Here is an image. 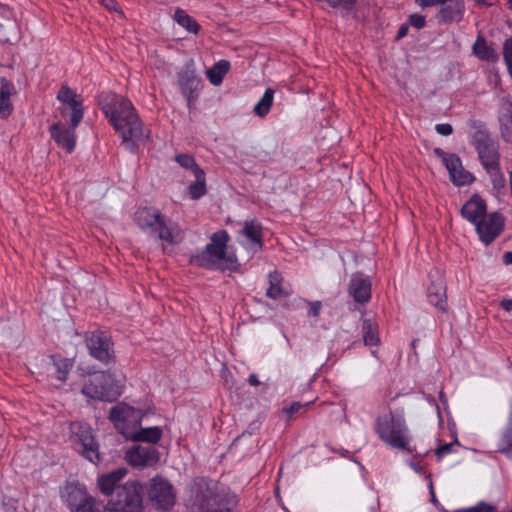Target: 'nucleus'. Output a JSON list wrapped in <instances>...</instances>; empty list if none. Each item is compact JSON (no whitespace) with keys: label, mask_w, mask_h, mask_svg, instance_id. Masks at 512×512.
Masks as SVG:
<instances>
[{"label":"nucleus","mask_w":512,"mask_h":512,"mask_svg":"<svg viewBox=\"0 0 512 512\" xmlns=\"http://www.w3.org/2000/svg\"><path fill=\"white\" fill-rule=\"evenodd\" d=\"M102 110L114 129L121 135L123 143L133 151L137 144L148 138L149 134L133 104L124 97L116 94L106 95L101 100Z\"/></svg>","instance_id":"obj_1"},{"label":"nucleus","mask_w":512,"mask_h":512,"mask_svg":"<svg viewBox=\"0 0 512 512\" xmlns=\"http://www.w3.org/2000/svg\"><path fill=\"white\" fill-rule=\"evenodd\" d=\"M476 148L481 164L486 172L499 168L498 145L492 139L482 136L477 140Z\"/></svg>","instance_id":"obj_15"},{"label":"nucleus","mask_w":512,"mask_h":512,"mask_svg":"<svg viewBox=\"0 0 512 512\" xmlns=\"http://www.w3.org/2000/svg\"><path fill=\"white\" fill-rule=\"evenodd\" d=\"M363 340L367 346H376L380 342L378 327L371 320L365 319L362 325Z\"/></svg>","instance_id":"obj_32"},{"label":"nucleus","mask_w":512,"mask_h":512,"mask_svg":"<svg viewBox=\"0 0 512 512\" xmlns=\"http://www.w3.org/2000/svg\"><path fill=\"white\" fill-rule=\"evenodd\" d=\"M86 344L92 357L109 364L114 359V351L110 338L101 331L91 332L86 337Z\"/></svg>","instance_id":"obj_11"},{"label":"nucleus","mask_w":512,"mask_h":512,"mask_svg":"<svg viewBox=\"0 0 512 512\" xmlns=\"http://www.w3.org/2000/svg\"><path fill=\"white\" fill-rule=\"evenodd\" d=\"M410 23L416 28H422L425 25V18L422 15L414 14L410 17Z\"/></svg>","instance_id":"obj_49"},{"label":"nucleus","mask_w":512,"mask_h":512,"mask_svg":"<svg viewBox=\"0 0 512 512\" xmlns=\"http://www.w3.org/2000/svg\"><path fill=\"white\" fill-rule=\"evenodd\" d=\"M248 380L252 386H257L260 384V381L258 380V377L255 374H251Z\"/></svg>","instance_id":"obj_55"},{"label":"nucleus","mask_w":512,"mask_h":512,"mask_svg":"<svg viewBox=\"0 0 512 512\" xmlns=\"http://www.w3.org/2000/svg\"><path fill=\"white\" fill-rule=\"evenodd\" d=\"M162 429L158 426L134 430L129 439L134 441L157 443L162 437Z\"/></svg>","instance_id":"obj_29"},{"label":"nucleus","mask_w":512,"mask_h":512,"mask_svg":"<svg viewBox=\"0 0 512 512\" xmlns=\"http://www.w3.org/2000/svg\"><path fill=\"white\" fill-rule=\"evenodd\" d=\"M195 181L189 186V194L192 199H199L206 193V179L203 170H197Z\"/></svg>","instance_id":"obj_35"},{"label":"nucleus","mask_w":512,"mask_h":512,"mask_svg":"<svg viewBox=\"0 0 512 512\" xmlns=\"http://www.w3.org/2000/svg\"><path fill=\"white\" fill-rule=\"evenodd\" d=\"M174 20L190 33H197L199 30L198 23L181 9L175 11Z\"/></svg>","instance_id":"obj_38"},{"label":"nucleus","mask_w":512,"mask_h":512,"mask_svg":"<svg viewBox=\"0 0 512 512\" xmlns=\"http://www.w3.org/2000/svg\"><path fill=\"white\" fill-rule=\"evenodd\" d=\"M428 302L440 312H446L448 308L446 284L441 275L435 280H431L427 289Z\"/></svg>","instance_id":"obj_19"},{"label":"nucleus","mask_w":512,"mask_h":512,"mask_svg":"<svg viewBox=\"0 0 512 512\" xmlns=\"http://www.w3.org/2000/svg\"><path fill=\"white\" fill-rule=\"evenodd\" d=\"M125 458L133 467H149L159 461V452L154 447L137 445L126 452Z\"/></svg>","instance_id":"obj_16"},{"label":"nucleus","mask_w":512,"mask_h":512,"mask_svg":"<svg viewBox=\"0 0 512 512\" xmlns=\"http://www.w3.org/2000/svg\"><path fill=\"white\" fill-rule=\"evenodd\" d=\"M154 232L158 234L162 241L172 245L180 243L184 238V232L181 227L175 222L166 221L164 217Z\"/></svg>","instance_id":"obj_23"},{"label":"nucleus","mask_w":512,"mask_h":512,"mask_svg":"<svg viewBox=\"0 0 512 512\" xmlns=\"http://www.w3.org/2000/svg\"><path fill=\"white\" fill-rule=\"evenodd\" d=\"M448 0H416V4L420 6L421 8H426L429 6H434L438 4H444Z\"/></svg>","instance_id":"obj_47"},{"label":"nucleus","mask_w":512,"mask_h":512,"mask_svg":"<svg viewBox=\"0 0 512 512\" xmlns=\"http://www.w3.org/2000/svg\"><path fill=\"white\" fill-rule=\"evenodd\" d=\"M163 215L158 209L151 207L139 208L135 213V221L142 229H147L152 232L155 231Z\"/></svg>","instance_id":"obj_24"},{"label":"nucleus","mask_w":512,"mask_h":512,"mask_svg":"<svg viewBox=\"0 0 512 512\" xmlns=\"http://www.w3.org/2000/svg\"><path fill=\"white\" fill-rule=\"evenodd\" d=\"M99 2L108 10H117V3L115 0H99Z\"/></svg>","instance_id":"obj_52"},{"label":"nucleus","mask_w":512,"mask_h":512,"mask_svg":"<svg viewBox=\"0 0 512 512\" xmlns=\"http://www.w3.org/2000/svg\"><path fill=\"white\" fill-rule=\"evenodd\" d=\"M142 486L138 481L126 482L118 491L116 499H111L106 505L108 512H141Z\"/></svg>","instance_id":"obj_6"},{"label":"nucleus","mask_w":512,"mask_h":512,"mask_svg":"<svg viewBox=\"0 0 512 512\" xmlns=\"http://www.w3.org/2000/svg\"><path fill=\"white\" fill-rule=\"evenodd\" d=\"M498 450L506 455H510L512 453V432H508L503 436Z\"/></svg>","instance_id":"obj_42"},{"label":"nucleus","mask_w":512,"mask_h":512,"mask_svg":"<svg viewBox=\"0 0 512 512\" xmlns=\"http://www.w3.org/2000/svg\"><path fill=\"white\" fill-rule=\"evenodd\" d=\"M302 408V404L300 402H294L290 406L286 407L284 411L292 416L294 413L298 412Z\"/></svg>","instance_id":"obj_50"},{"label":"nucleus","mask_w":512,"mask_h":512,"mask_svg":"<svg viewBox=\"0 0 512 512\" xmlns=\"http://www.w3.org/2000/svg\"><path fill=\"white\" fill-rule=\"evenodd\" d=\"M479 5L491 6L495 3V0H475Z\"/></svg>","instance_id":"obj_58"},{"label":"nucleus","mask_w":512,"mask_h":512,"mask_svg":"<svg viewBox=\"0 0 512 512\" xmlns=\"http://www.w3.org/2000/svg\"><path fill=\"white\" fill-rule=\"evenodd\" d=\"M75 128L73 124L66 127L62 122L55 123L50 127L51 137L59 147L65 149L68 153H71L75 147Z\"/></svg>","instance_id":"obj_21"},{"label":"nucleus","mask_w":512,"mask_h":512,"mask_svg":"<svg viewBox=\"0 0 512 512\" xmlns=\"http://www.w3.org/2000/svg\"><path fill=\"white\" fill-rule=\"evenodd\" d=\"M266 294L272 299H279L289 294V290L283 285L281 274L277 271L269 273V287Z\"/></svg>","instance_id":"obj_28"},{"label":"nucleus","mask_w":512,"mask_h":512,"mask_svg":"<svg viewBox=\"0 0 512 512\" xmlns=\"http://www.w3.org/2000/svg\"><path fill=\"white\" fill-rule=\"evenodd\" d=\"M229 69V62L226 60H220L212 68L207 70V78L211 84L218 86L222 83L223 78L228 73Z\"/></svg>","instance_id":"obj_30"},{"label":"nucleus","mask_w":512,"mask_h":512,"mask_svg":"<svg viewBox=\"0 0 512 512\" xmlns=\"http://www.w3.org/2000/svg\"><path fill=\"white\" fill-rule=\"evenodd\" d=\"M407 30H408V26H405V25L401 26L398 31V38L404 37L407 34Z\"/></svg>","instance_id":"obj_57"},{"label":"nucleus","mask_w":512,"mask_h":512,"mask_svg":"<svg viewBox=\"0 0 512 512\" xmlns=\"http://www.w3.org/2000/svg\"><path fill=\"white\" fill-rule=\"evenodd\" d=\"M475 512H496V507L490 503L480 501L474 505Z\"/></svg>","instance_id":"obj_45"},{"label":"nucleus","mask_w":512,"mask_h":512,"mask_svg":"<svg viewBox=\"0 0 512 512\" xmlns=\"http://www.w3.org/2000/svg\"><path fill=\"white\" fill-rule=\"evenodd\" d=\"M239 243L250 253H256L263 247L262 226L256 220H247L243 223Z\"/></svg>","instance_id":"obj_13"},{"label":"nucleus","mask_w":512,"mask_h":512,"mask_svg":"<svg viewBox=\"0 0 512 512\" xmlns=\"http://www.w3.org/2000/svg\"><path fill=\"white\" fill-rule=\"evenodd\" d=\"M321 307H322V305H321V302H319V301L310 302L308 314L310 316L317 317L320 313Z\"/></svg>","instance_id":"obj_48"},{"label":"nucleus","mask_w":512,"mask_h":512,"mask_svg":"<svg viewBox=\"0 0 512 512\" xmlns=\"http://www.w3.org/2000/svg\"><path fill=\"white\" fill-rule=\"evenodd\" d=\"M409 465H410L411 469H413V471H415L416 473L425 474L423 467L419 463L411 462Z\"/></svg>","instance_id":"obj_54"},{"label":"nucleus","mask_w":512,"mask_h":512,"mask_svg":"<svg viewBox=\"0 0 512 512\" xmlns=\"http://www.w3.org/2000/svg\"><path fill=\"white\" fill-rule=\"evenodd\" d=\"M499 121L503 138L512 142V103L504 102L502 104Z\"/></svg>","instance_id":"obj_27"},{"label":"nucleus","mask_w":512,"mask_h":512,"mask_svg":"<svg viewBox=\"0 0 512 512\" xmlns=\"http://www.w3.org/2000/svg\"><path fill=\"white\" fill-rule=\"evenodd\" d=\"M70 430L76 449L90 462L98 463V444L94 440L90 426L82 422H73Z\"/></svg>","instance_id":"obj_8"},{"label":"nucleus","mask_w":512,"mask_h":512,"mask_svg":"<svg viewBox=\"0 0 512 512\" xmlns=\"http://www.w3.org/2000/svg\"><path fill=\"white\" fill-rule=\"evenodd\" d=\"M60 496L62 501L71 511L72 508H75L77 505H80V503L88 499L90 495L84 485L76 482H69L61 488Z\"/></svg>","instance_id":"obj_22"},{"label":"nucleus","mask_w":512,"mask_h":512,"mask_svg":"<svg viewBox=\"0 0 512 512\" xmlns=\"http://www.w3.org/2000/svg\"><path fill=\"white\" fill-rule=\"evenodd\" d=\"M230 236L226 230H218L210 237L205 248L191 257V263L208 269L236 271L239 268L237 256L228 248Z\"/></svg>","instance_id":"obj_3"},{"label":"nucleus","mask_w":512,"mask_h":512,"mask_svg":"<svg viewBox=\"0 0 512 512\" xmlns=\"http://www.w3.org/2000/svg\"><path fill=\"white\" fill-rule=\"evenodd\" d=\"M175 160L182 168L190 170L193 175L197 174V170H202L190 154H179Z\"/></svg>","instance_id":"obj_39"},{"label":"nucleus","mask_w":512,"mask_h":512,"mask_svg":"<svg viewBox=\"0 0 512 512\" xmlns=\"http://www.w3.org/2000/svg\"><path fill=\"white\" fill-rule=\"evenodd\" d=\"M503 261L506 265L512 264V252H506L503 255Z\"/></svg>","instance_id":"obj_56"},{"label":"nucleus","mask_w":512,"mask_h":512,"mask_svg":"<svg viewBox=\"0 0 512 512\" xmlns=\"http://www.w3.org/2000/svg\"><path fill=\"white\" fill-rule=\"evenodd\" d=\"M356 0H328V3L334 8H342L350 10L354 6Z\"/></svg>","instance_id":"obj_44"},{"label":"nucleus","mask_w":512,"mask_h":512,"mask_svg":"<svg viewBox=\"0 0 512 512\" xmlns=\"http://www.w3.org/2000/svg\"><path fill=\"white\" fill-rule=\"evenodd\" d=\"M126 468H117L109 473L102 474L97 479L100 491L104 495H111L118 483L126 476Z\"/></svg>","instance_id":"obj_25"},{"label":"nucleus","mask_w":512,"mask_h":512,"mask_svg":"<svg viewBox=\"0 0 512 512\" xmlns=\"http://www.w3.org/2000/svg\"><path fill=\"white\" fill-rule=\"evenodd\" d=\"M51 362L55 369L57 379L60 381L66 380L69 371L73 367L72 359L53 356L51 357Z\"/></svg>","instance_id":"obj_33"},{"label":"nucleus","mask_w":512,"mask_h":512,"mask_svg":"<svg viewBox=\"0 0 512 512\" xmlns=\"http://www.w3.org/2000/svg\"><path fill=\"white\" fill-rule=\"evenodd\" d=\"M453 512H475V509H474V506H471V507H467V508H464V509L456 510V511H453Z\"/></svg>","instance_id":"obj_59"},{"label":"nucleus","mask_w":512,"mask_h":512,"mask_svg":"<svg viewBox=\"0 0 512 512\" xmlns=\"http://www.w3.org/2000/svg\"><path fill=\"white\" fill-rule=\"evenodd\" d=\"M501 307L508 312L512 311V299L502 300Z\"/></svg>","instance_id":"obj_53"},{"label":"nucleus","mask_w":512,"mask_h":512,"mask_svg":"<svg viewBox=\"0 0 512 512\" xmlns=\"http://www.w3.org/2000/svg\"><path fill=\"white\" fill-rule=\"evenodd\" d=\"M460 212L464 219L475 225L487 215V203L479 194H473L464 203Z\"/></svg>","instance_id":"obj_18"},{"label":"nucleus","mask_w":512,"mask_h":512,"mask_svg":"<svg viewBox=\"0 0 512 512\" xmlns=\"http://www.w3.org/2000/svg\"><path fill=\"white\" fill-rule=\"evenodd\" d=\"M110 420L115 428L127 439L141 421V412L125 403H119L110 411Z\"/></svg>","instance_id":"obj_9"},{"label":"nucleus","mask_w":512,"mask_h":512,"mask_svg":"<svg viewBox=\"0 0 512 512\" xmlns=\"http://www.w3.org/2000/svg\"><path fill=\"white\" fill-rule=\"evenodd\" d=\"M455 445H459V442L457 440V438L455 437L454 441L451 442V443H446V444H443L441 446H439L437 449H436V455L438 458H442L448 454H450L451 452H453V447Z\"/></svg>","instance_id":"obj_43"},{"label":"nucleus","mask_w":512,"mask_h":512,"mask_svg":"<svg viewBox=\"0 0 512 512\" xmlns=\"http://www.w3.org/2000/svg\"><path fill=\"white\" fill-rule=\"evenodd\" d=\"M493 186L494 194L499 197L506 193V180L500 168L487 171Z\"/></svg>","instance_id":"obj_36"},{"label":"nucleus","mask_w":512,"mask_h":512,"mask_svg":"<svg viewBox=\"0 0 512 512\" xmlns=\"http://www.w3.org/2000/svg\"><path fill=\"white\" fill-rule=\"evenodd\" d=\"M464 12L462 0H451L449 5L442 8L441 14L445 21H460Z\"/></svg>","instance_id":"obj_31"},{"label":"nucleus","mask_w":512,"mask_h":512,"mask_svg":"<svg viewBox=\"0 0 512 512\" xmlns=\"http://www.w3.org/2000/svg\"><path fill=\"white\" fill-rule=\"evenodd\" d=\"M473 53L482 61L494 63L499 59L497 51L481 36L477 37L473 45Z\"/></svg>","instance_id":"obj_26"},{"label":"nucleus","mask_w":512,"mask_h":512,"mask_svg":"<svg viewBox=\"0 0 512 512\" xmlns=\"http://www.w3.org/2000/svg\"><path fill=\"white\" fill-rule=\"evenodd\" d=\"M123 378L109 372H96L85 381L82 393L88 398L114 401L122 393Z\"/></svg>","instance_id":"obj_5"},{"label":"nucleus","mask_w":512,"mask_h":512,"mask_svg":"<svg viewBox=\"0 0 512 512\" xmlns=\"http://www.w3.org/2000/svg\"><path fill=\"white\" fill-rule=\"evenodd\" d=\"M375 431L388 447L403 450L409 448L411 437L402 412L390 411L378 416Z\"/></svg>","instance_id":"obj_4"},{"label":"nucleus","mask_w":512,"mask_h":512,"mask_svg":"<svg viewBox=\"0 0 512 512\" xmlns=\"http://www.w3.org/2000/svg\"><path fill=\"white\" fill-rule=\"evenodd\" d=\"M504 219L498 212L487 214L474 225L480 240L488 245L501 233Z\"/></svg>","instance_id":"obj_12"},{"label":"nucleus","mask_w":512,"mask_h":512,"mask_svg":"<svg viewBox=\"0 0 512 512\" xmlns=\"http://www.w3.org/2000/svg\"><path fill=\"white\" fill-rule=\"evenodd\" d=\"M507 4H508L509 8L512 10V0H507Z\"/></svg>","instance_id":"obj_60"},{"label":"nucleus","mask_w":512,"mask_h":512,"mask_svg":"<svg viewBox=\"0 0 512 512\" xmlns=\"http://www.w3.org/2000/svg\"><path fill=\"white\" fill-rule=\"evenodd\" d=\"M443 162L454 185L464 186L474 182L475 177L463 167L462 162L457 155L444 154Z\"/></svg>","instance_id":"obj_14"},{"label":"nucleus","mask_w":512,"mask_h":512,"mask_svg":"<svg viewBox=\"0 0 512 512\" xmlns=\"http://www.w3.org/2000/svg\"><path fill=\"white\" fill-rule=\"evenodd\" d=\"M435 130L442 136H449L453 132L452 126L448 123L437 124Z\"/></svg>","instance_id":"obj_46"},{"label":"nucleus","mask_w":512,"mask_h":512,"mask_svg":"<svg viewBox=\"0 0 512 512\" xmlns=\"http://www.w3.org/2000/svg\"><path fill=\"white\" fill-rule=\"evenodd\" d=\"M70 512H99V509L96 507L95 499L90 495L88 499L72 508Z\"/></svg>","instance_id":"obj_41"},{"label":"nucleus","mask_w":512,"mask_h":512,"mask_svg":"<svg viewBox=\"0 0 512 512\" xmlns=\"http://www.w3.org/2000/svg\"><path fill=\"white\" fill-rule=\"evenodd\" d=\"M502 54L508 73L512 78V38H507L504 41Z\"/></svg>","instance_id":"obj_40"},{"label":"nucleus","mask_w":512,"mask_h":512,"mask_svg":"<svg viewBox=\"0 0 512 512\" xmlns=\"http://www.w3.org/2000/svg\"><path fill=\"white\" fill-rule=\"evenodd\" d=\"M14 92V87L12 84L8 82H2L1 90H0V113L3 116H7L10 114L12 108L10 103V96Z\"/></svg>","instance_id":"obj_34"},{"label":"nucleus","mask_w":512,"mask_h":512,"mask_svg":"<svg viewBox=\"0 0 512 512\" xmlns=\"http://www.w3.org/2000/svg\"><path fill=\"white\" fill-rule=\"evenodd\" d=\"M371 286L370 277L355 273L351 276L348 292L357 303H367L371 298Z\"/></svg>","instance_id":"obj_17"},{"label":"nucleus","mask_w":512,"mask_h":512,"mask_svg":"<svg viewBox=\"0 0 512 512\" xmlns=\"http://www.w3.org/2000/svg\"><path fill=\"white\" fill-rule=\"evenodd\" d=\"M440 398L441 399L443 398V392L442 391L440 392Z\"/></svg>","instance_id":"obj_61"},{"label":"nucleus","mask_w":512,"mask_h":512,"mask_svg":"<svg viewBox=\"0 0 512 512\" xmlns=\"http://www.w3.org/2000/svg\"><path fill=\"white\" fill-rule=\"evenodd\" d=\"M191 512H230L236 496L223 485L205 478L195 479L189 488Z\"/></svg>","instance_id":"obj_2"},{"label":"nucleus","mask_w":512,"mask_h":512,"mask_svg":"<svg viewBox=\"0 0 512 512\" xmlns=\"http://www.w3.org/2000/svg\"><path fill=\"white\" fill-rule=\"evenodd\" d=\"M274 99V90L271 88H267L261 97V99L256 103L254 107V112L256 115L263 117L265 116L272 106Z\"/></svg>","instance_id":"obj_37"},{"label":"nucleus","mask_w":512,"mask_h":512,"mask_svg":"<svg viewBox=\"0 0 512 512\" xmlns=\"http://www.w3.org/2000/svg\"><path fill=\"white\" fill-rule=\"evenodd\" d=\"M425 477L427 479H429V483H428V488H429V491H430V495H431V502L434 504V505H438V500L436 498V494H435V491H434V487H433V483L430 479V476L429 475H425Z\"/></svg>","instance_id":"obj_51"},{"label":"nucleus","mask_w":512,"mask_h":512,"mask_svg":"<svg viewBox=\"0 0 512 512\" xmlns=\"http://www.w3.org/2000/svg\"><path fill=\"white\" fill-rule=\"evenodd\" d=\"M179 85L182 94L187 98L188 104H190L198 95L201 80L191 66H186V68L179 73Z\"/></svg>","instance_id":"obj_20"},{"label":"nucleus","mask_w":512,"mask_h":512,"mask_svg":"<svg viewBox=\"0 0 512 512\" xmlns=\"http://www.w3.org/2000/svg\"><path fill=\"white\" fill-rule=\"evenodd\" d=\"M149 501L159 510H169L176 503V491L170 481L160 475L149 480L146 486Z\"/></svg>","instance_id":"obj_7"},{"label":"nucleus","mask_w":512,"mask_h":512,"mask_svg":"<svg viewBox=\"0 0 512 512\" xmlns=\"http://www.w3.org/2000/svg\"><path fill=\"white\" fill-rule=\"evenodd\" d=\"M61 102L60 113L64 121H70L73 127H77L83 118L81 97L68 86H62L57 94Z\"/></svg>","instance_id":"obj_10"}]
</instances>
